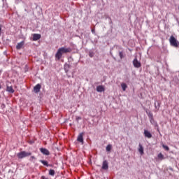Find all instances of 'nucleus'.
<instances>
[{"mask_svg": "<svg viewBox=\"0 0 179 179\" xmlns=\"http://www.w3.org/2000/svg\"><path fill=\"white\" fill-rule=\"evenodd\" d=\"M3 107H5V105H4V104H3Z\"/></svg>", "mask_w": 179, "mask_h": 179, "instance_id": "obj_34", "label": "nucleus"}, {"mask_svg": "<svg viewBox=\"0 0 179 179\" xmlns=\"http://www.w3.org/2000/svg\"><path fill=\"white\" fill-rule=\"evenodd\" d=\"M89 57H90V58H93V57H94V53H93V52H90Z\"/></svg>", "mask_w": 179, "mask_h": 179, "instance_id": "obj_25", "label": "nucleus"}, {"mask_svg": "<svg viewBox=\"0 0 179 179\" xmlns=\"http://www.w3.org/2000/svg\"><path fill=\"white\" fill-rule=\"evenodd\" d=\"M40 152H41L43 155H45L46 156H49L50 155V151H48L47 148H40Z\"/></svg>", "mask_w": 179, "mask_h": 179, "instance_id": "obj_11", "label": "nucleus"}, {"mask_svg": "<svg viewBox=\"0 0 179 179\" xmlns=\"http://www.w3.org/2000/svg\"><path fill=\"white\" fill-rule=\"evenodd\" d=\"M169 42L171 45H172V47L177 48L179 45V41H177V39L174 37V36H171L169 38Z\"/></svg>", "mask_w": 179, "mask_h": 179, "instance_id": "obj_3", "label": "nucleus"}, {"mask_svg": "<svg viewBox=\"0 0 179 179\" xmlns=\"http://www.w3.org/2000/svg\"><path fill=\"white\" fill-rule=\"evenodd\" d=\"M69 68H71V65L68 64H64V71L65 72H68L69 71Z\"/></svg>", "mask_w": 179, "mask_h": 179, "instance_id": "obj_17", "label": "nucleus"}, {"mask_svg": "<svg viewBox=\"0 0 179 179\" xmlns=\"http://www.w3.org/2000/svg\"><path fill=\"white\" fill-rule=\"evenodd\" d=\"M157 130L158 132H160V130L159 129V127H157Z\"/></svg>", "mask_w": 179, "mask_h": 179, "instance_id": "obj_30", "label": "nucleus"}, {"mask_svg": "<svg viewBox=\"0 0 179 179\" xmlns=\"http://www.w3.org/2000/svg\"><path fill=\"white\" fill-rule=\"evenodd\" d=\"M41 90V84H37L34 87V92L35 93H39L40 90Z\"/></svg>", "mask_w": 179, "mask_h": 179, "instance_id": "obj_8", "label": "nucleus"}, {"mask_svg": "<svg viewBox=\"0 0 179 179\" xmlns=\"http://www.w3.org/2000/svg\"><path fill=\"white\" fill-rule=\"evenodd\" d=\"M92 33H93L94 34V33H96V31L94 30V29H92Z\"/></svg>", "mask_w": 179, "mask_h": 179, "instance_id": "obj_27", "label": "nucleus"}, {"mask_svg": "<svg viewBox=\"0 0 179 179\" xmlns=\"http://www.w3.org/2000/svg\"><path fill=\"white\" fill-rule=\"evenodd\" d=\"M31 156V152H26V151H21L17 154L18 159H24V157H27Z\"/></svg>", "mask_w": 179, "mask_h": 179, "instance_id": "obj_4", "label": "nucleus"}, {"mask_svg": "<svg viewBox=\"0 0 179 179\" xmlns=\"http://www.w3.org/2000/svg\"><path fill=\"white\" fill-rule=\"evenodd\" d=\"M157 157L158 159H161L162 160H163V159H164V155H163V154L160 152L159 154H158Z\"/></svg>", "mask_w": 179, "mask_h": 179, "instance_id": "obj_23", "label": "nucleus"}, {"mask_svg": "<svg viewBox=\"0 0 179 179\" xmlns=\"http://www.w3.org/2000/svg\"><path fill=\"white\" fill-rule=\"evenodd\" d=\"M113 146L111 145V144H108L106 148V152H110Z\"/></svg>", "mask_w": 179, "mask_h": 179, "instance_id": "obj_21", "label": "nucleus"}, {"mask_svg": "<svg viewBox=\"0 0 179 179\" xmlns=\"http://www.w3.org/2000/svg\"><path fill=\"white\" fill-rule=\"evenodd\" d=\"M155 108L159 111V109L160 108V103L159 101H157V104L155 102Z\"/></svg>", "mask_w": 179, "mask_h": 179, "instance_id": "obj_20", "label": "nucleus"}, {"mask_svg": "<svg viewBox=\"0 0 179 179\" xmlns=\"http://www.w3.org/2000/svg\"><path fill=\"white\" fill-rule=\"evenodd\" d=\"M121 87H122L123 92H125V90H127V87H128V85H127V84L125 83H122L121 84Z\"/></svg>", "mask_w": 179, "mask_h": 179, "instance_id": "obj_16", "label": "nucleus"}, {"mask_svg": "<svg viewBox=\"0 0 179 179\" xmlns=\"http://www.w3.org/2000/svg\"><path fill=\"white\" fill-rule=\"evenodd\" d=\"M41 38V35L40 34H34L33 35V41H37Z\"/></svg>", "mask_w": 179, "mask_h": 179, "instance_id": "obj_9", "label": "nucleus"}, {"mask_svg": "<svg viewBox=\"0 0 179 179\" xmlns=\"http://www.w3.org/2000/svg\"><path fill=\"white\" fill-rule=\"evenodd\" d=\"M76 120L77 122H78L80 120H82V117L80 116H76Z\"/></svg>", "mask_w": 179, "mask_h": 179, "instance_id": "obj_26", "label": "nucleus"}, {"mask_svg": "<svg viewBox=\"0 0 179 179\" xmlns=\"http://www.w3.org/2000/svg\"><path fill=\"white\" fill-rule=\"evenodd\" d=\"M68 52H72V48L65 47L59 48L55 54V58L59 60L62 58V55H64V54H68Z\"/></svg>", "mask_w": 179, "mask_h": 179, "instance_id": "obj_1", "label": "nucleus"}, {"mask_svg": "<svg viewBox=\"0 0 179 179\" xmlns=\"http://www.w3.org/2000/svg\"><path fill=\"white\" fill-rule=\"evenodd\" d=\"M83 135H85L84 133H80L78 136L77 141L80 142V143H83Z\"/></svg>", "mask_w": 179, "mask_h": 179, "instance_id": "obj_7", "label": "nucleus"}, {"mask_svg": "<svg viewBox=\"0 0 179 179\" xmlns=\"http://www.w3.org/2000/svg\"><path fill=\"white\" fill-rule=\"evenodd\" d=\"M41 179H48V178H45V176H41Z\"/></svg>", "mask_w": 179, "mask_h": 179, "instance_id": "obj_28", "label": "nucleus"}, {"mask_svg": "<svg viewBox=\"0 0 179 179\" xmlns=\"http://www.w3.org/2000/svg\"><path fill=\"white\" fill-rule=\"evenodd\" d=\"M2 31V28L0 27V34H1V31Z\"/></svg>", "mask_w": 179, "mask_h": 179, "instance_id": "obj_32", "label": "nucleus"}, {"mask_svg": "<svg viewBox=\"0 0 179 179\" xmlns=\"http://www.w3.org/2000/svg\"><path fill=\"white\" fill-rule=\"evenodd\" d=\"M41 163H42V164H43V166H45L46 167H48L50 166V164H48V162L45 161V160H40Z\"/></svg>", "mask_w": 179, "mask_h": 179, "instance_id": "obj_18", "label": "nucleus"}, {"mask_svg": "<svg viewBox=\"0 0 179 179\" xmlns=\"http://www.w3.org/2000/svg\"><path fill=\"white\" fill-rule=\"evenodd\" d=\"M162 148H164V149L165 150H166L167 152H169L170 150V148H169V146H167V145H166L164 144L162 145Z\"/></svg>", "mask_w": 179, "mask_h": 179, "instance_id": "obj_24", "label": "nucleus"}, {"mask_svg": "<svg viewBox=\"0 0 179 179\" xmlns=\"http://www.w3.org/2000/svg\"><path fill=\"white\" fill-rule=\"evenodd\" d=\"M119 56L120 59H122L124 58V51H119Z\"/></svg>", "mask_w": 179, "mask_h": 179, "instance_id": "obj_22", "label": "nucleus"}, {"mask_svg": "<svg viewBox=\"0 0 179 179\" xmlns=\"http://www.w3.org/2000/svg\"><path fill=\"white\" fill-rule=\"evenodd\" d=\"M138 152L141 156L145 153L143 151V146L141 143L138 145Z\"/></svg>", "mask_w": 179, "mask_h": 179, "instance_id": "obj_13", "label": "nucleus"}, {"mask_svg": "<svg viewBox=\"0 0 179 179\" xmlns=\"http://www.w3.org/2000/svg\"><path fill=\"white\" fill-rule=\"evenodd\" d=\"M144 136H145V138H148V139H150V138H152V134L146 129L144 130Z\"/></svg>", "mask_w": 179, "mask_h": 179, "instance_id": "obj_12", "label": "nucleus"}, {"mask_svg": "<svg viewBox=\"0 0 179 179\" xmlns=\"http://www.w3.org/2000/svg\"><path fill=\"white\" fill-rule=\"evenodd\" d=\"M23 45H24V41H22L17 44L16 50H22Z\"/></svg>", "mask_w": 179, "mask_h": 179, "instance_id": "obj_10", "label": "nucleus"}, {"mask_svg": "<svg viewBox=\"0 0 179 179\" xmlns=\"http://www.w3.org/2000/svg\"><path fill=\"white\" fill-rule=\"evenodd\" d=\"M6 90L7 92H8V93H15V90H13V87H12V86H7Z\"/></svg>", "mask_w": 179, "mask_h": 179, "instance_id": "obj_14", "label": "nucleus"}, {"mask_svg": "<svg viewBox=\"0 0 179 179\" xmlns=\"http://www.w3.org/2000/svg\"><path fill=\"white\" fill-rule=\"evenodd\" d=\"M102 170H108V162L107 160H104L102 164Z\"/></svg>", "mask_w": 179, "mask_h": 179, "instance_id": "obj_6", "label": "nucleus"}, {"mask_svg": "<svg viewBox=\"0 0 179 179\" xmlns=\"http://www.w3.org/2000/svg\"><path fill=\"white\" fill-rule=\"evenodd\" d=\"M1 89V85H0V90Z\"/></svg>", "mask_w": 179, "mask_h": 179, "instance_id": "obj_33", "label": "nucleus"}, {"mask_svg": "<svg viewBox=\"0 0 179 179\" xmlns=\"http://www.w3.org/2000/svg\"><path fill=\"white\" fill-rule=\"evenodd\" d=\"M96 91L101 93V92H104V87L101 85H99L96 87Z\"/></svg>", "mask_w": 179, "mask_h": 179, "instance_id": "obj_15", "label": "nucleus"}, {"mask_svg": "<svg viewBox=\"0 0 179 179\" xmlns=\"http://www.w3.org/2000/svg\"><path fill=\"white\" fill-rule=\"evenodd\" d=\"M146 114L148 115L150 120V122L152 124V125H154L155 127L158 128L159 124L156 122V121H155V118H153V113H152V112L150 111L146 110Z\"/></svg>", "mask_w": 179, "mask_h": 179, "instance_id": "obj_2", "label": "nucleus"}, {"mask_svg": "<svg viewBox=\"0 0 179 179\" xmlns=\"http://www.w3.org/2000/svg\"><path fill=\"white\" fill-rule=\"evenodd\" d=\"M48 167H54V165H52V164H49Z\"/></svg>", "mask_w": 179, "mask_h": 179, "instance_id": "obj_29", "label": "nucleus"}, {"mask_svg": "<svg viewBox=\"0 0 179 179\" xmlns=\"http://www.w3.org/2000/svg\"><path fill=\"white\" fill-rule=\"evenodd\" d=\"M133 65L134 68H141V66H142V64L139 61H138V58L136 57H135V59L133 60Z\"/></svg>", "mask_w": 179, "mask_h": 179, "instance_id": "obj_5", "label": "nucleus"}, {"mask_svg": "<svg viewBox=\"0 0 179 179\" xmlns=\"http://www.w3.org/2000/svg\"><path fill=\"white\" fill-rule=\"evenodd\" d=\"M31 159H36V157L34 156H31Z\"/></svg>", "mask_w": 179, "mask_h": 179, "instance_id": "obj_31", "label": "nucleus"}, {"mask_svg": "<svg viewBox=\"0 0 179 179\" xmlns=\"http://www.w3.org/2000/svg\"><path fill=\"white\" fill-rule=\"evenodd\" d=\"M49 176L54 177L55 176V171L53 169L49 170Z\"/></svg>", "mask_w": 179, "mask_h": 179, "instance_id": "obj_19", "label": "nucleus"}]
</instances>
